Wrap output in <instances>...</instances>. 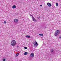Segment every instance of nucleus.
Here are the masks:
<instances>
[{"label":"nucleus","instance_id":"obj_14","mask_svg":"<svg viewBox=\"0 0 61 61\" xmlns=\"http://www.w3.org/2000/svg\"><path fill=\"white\" fill-rule=\"evenodd\" d=\"M3 61H5V59L4 58L3 59Z\"/></svg>","mask_w":61,"mask_h":61},{"label":"nucleus","instance_id":"obj_2","mask_svg":"<svg viewBox=\"0 0 61 61\" xmlns=\"http://www.w3.org/2000/svg\"><path fill=\"white\" fill-rule=\"evenodd\" d=\"M59 34V30H57L56 31L55 33L54 34L55 36H56L58 35Z\"/></svg>","mask_w":61,"mask_h":61},{"label":"nucleus","instance_id":"obj_19","mask_svg":"<svg viewBox=\"0 0 61 61\" xmlns=\"http://www.w3.org/2000/svg\"><path fill=\"white\" fill-rule=\"evenodd\" d=\"M46 28V27H44V28Z\"/></svg>","mask_w":61,"mask_h":61},{"label":"nucleus","instance_id":"obj_3","mask_svg":"<svg viewBox=\"0 0 61 61\" xmlns=\"http://www.w3.org/2000/svg\"><path fill=\"white\" fill-rule=\"evenodd\" d=\"M30 56L31 57H33L34 56V54L33 53H32L30 54Z\"/></svg>","mask_w":61,"mask_h":61},{"label":"nucleus","instance_id":"obj_4","mask_svg":"<svg viewBox=\"0 0 61 61\" xmlns=\"http://www.w3.org/2000/svg\"><path fill=\"white\" fill-rule=\"evenodd\" d=\"M47 5H48L49 6V7H50V6H51V4L49 3H47Z\"/></svg>","mask_w":61,"mask_h":61},{"label":"nucleus","instance_id":"obj_20","mask_svg":"<svg viewBox=\"0 0 61 61\" xmlns=\"http://www.w3.org/2000/svg\"><path fill=\"white\" fill-rule=\"evenodd\" d=\"M17 47H19V46H17Z\"/></svg>","mask_w":61,"mask_h":61},{"label":"nucleus","instance_id":"obj_13","mask_svg":"<svg viewBox=\"0 0 61 61\" xmlns=\"http://www.w3.org/2000/svg\"><path fill=\"white\" fill-rule=\"evenodd\" d=\"M56 6H58V4L57 3H56Z\"/></svg>","mask_w":61,"mask_h":61},{"label":"nucleus","instance_id":"obj_6","mask_svg":"<svg viewBox=\"0 0 61 61\" xmlns=\"http://www.w3.org/2000/svg\"><path fill=\"white\" fill-rule=\"evenodd\" d=\"M18 20L16 19H14V22H15L16 23H17V22H18Z\"/></svg>","mask_w":61,"mask_h":61},{"label":"nucleus","instance_id":"obj_9","mask_svg":"<svg viewBox=\"0 0 61 61\" xmlns=\"http://www.w3.org/2000/svg\"><path fill=\"white\" fill-rule=\"evenodd\" d=\"M26 37H27L28 38H30V36H25Z\"/></svg>","mask_w":61,"mask_h":61},{"label":"nucleus","instance_id":"obj_17","mask_svg":"<svg viewBox=\"0 0 61 61\" xmlns=\"http://www.w3.org/2000/svg\"><path fill=\"white\" fill-rule=\"evenodd\" d=\"M53 51V49H52L51 50V52H52Z\"/></svg>","mask_w":61,"mask_h":61},{"label":"nucleus","instance_id":"obj_8","mask_svg":"<svg viewBox=\"0 0 61 61\" xmlns=\"http://www.w3.org/2000/svg\"><path fill=\"white\" fill-rule=\"evenodd\" d=\"M12 8L13 9H14V8H16V6L15 5H14L12 7Z\"/></svg>","mask_w":61,"mask_h":61},{"label":"nucleus","instance_id":"obj_1","mask_svg":"<svg viewBox=\"0 0 61 61\" xmlns=\"http://www.w3.org/2000/svg\"><path fill=\"white\" fill-rule=\"evenodd\" d=\"M11 44L12 46H14L16 45V41L14 40L12 41L11 42Z\"/></svg>","mask_w":61,"mask_h":61},{"label":"nucleus","instance_id":"obj_7","mask_svg":"<svg viewBox=\"0 0 61 61\" xmlns=\"http://www.w3.org/2000/svg\"><path fill=\"white\" fill-rule=\"evenodd\" d=\"M32 19L33 21H36V20L35 19L34 17L32 16Z\"/></svg>","mask_w":61,"mask_h":61},{"label":"nucleus","instance_id":"obj_21","mask_svg":"<svg viewBox=\"0 0 61 61\" xmlns=\"http://www.w3.org/2000/svg\"><path fill=\"white\" fill-rule=\"evenodd\" d=\"M40 6H42V5H40Z\"/></svg>","mask_w":61,"mask_h":61},{"label":"nucleus","instance_id":"obj_10","mask_svg":"<svg viewBox=\"0 0 61 61\" xmlns=\"http://www.w3.org/2000/svg\"><path fill=\"white\" fill-rule=\"evenodd\" d=\"M28 54L27 52H25L24 53V55H27Z\"/></svg>","mask_w":61,"mask_h":61},{"label":"nucleus","instance_id":"obj_18","mask_svg":"<svg viewBox=\"0 0 61 61\" xmlns=\"http://www.w3.org/2000/svg\"><path fill=\"white\" fill-rule=\"evenodd\" d=\"M59 38H60V39L61 38V36H60Z\"/></svg>","mask_w":61,"mask_h":61},{"label":"nucleus","instance_id":"obj_12","mask_svg":"<svg viewBox=\"0 0 61 61\" xmlns=\"http://www.w3.org/2000/svg\"><path fill=\"white\" fill-rule=\"evenodd\" d=\"M39 35H40V36H43V35L42 34H39Z\"/></svg>","mask_w":61,"mask_h":61},{"label":"nucleus","instance_id":"obj_15","mask_svg":"<svg viewBox=\"0 0 61 61\" xmlns=\"http://www.w3.org/2000/svg\"><path fill=\"white\" fill-rule=\"evenodd\" d=\"M24 48L25 49H27V48L26 47H24Z\"/></svg>","mask_w":61,"mask_h":61},{"label":"nucleus","instance_id":"obj_5","mask_svg":"<svg viewBox=\"0 0 61 61\" xmlns=\"http://www.w3.org/2000/svg\"><path fill=\"white\" fill-rule=\"evenodd\" d=\"M34 45L36 47V46H37L38 45V44H37V42H36V41L35 43H34Z\"/></svg>","mask_w":61,"mask_h":61},{"label":"nucleus","instance_id":"obj_16","mask_svg":"<svg viewBox=\"0 0 61 61\" xmlns=\"http://www.w3.org/2000/svg\"><path fill=\"white\" fill-rule=\"evenodd\" d=\"M6 22L5 21L4 22V24H6Z\"/></svg>","mask_w":61,"mask_h":61},{"label":"nucleus","instance_id":"obj_22","mask_svg":"<svg viewBox=\"0 0 61 61\" xmlns=\"http://www.w3.org/2000/svg\"><path fill=\"white\" fill-rule=\"evenodd\" d=\"M39 18H40V17H39Z\"/></svg>","mask_w":61,"mask_h":61},{"label":"nucleus","instance_id":"obj_11","mask_svg":"<svg viewBox=\"0 0 61 61\" xmlns=\"http://www.w3.org/2000/svg\"><path fill=\"white\" fill-rule=\"evenodd\" d=\"M18 55H19V53H17V54L16 55V56L17 57L18 56Z\"/></svg>","mask_w":61,"mask_h":61}]
</instances>
